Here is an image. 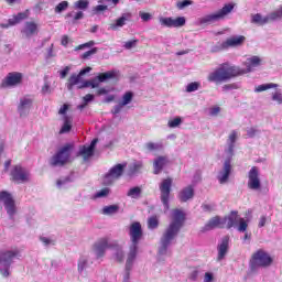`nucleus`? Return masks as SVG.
<instances>
[{
    "label": "nucleus",
    "instance_id": "1",
    "mask_svg": "<svg viewBox=\"0 0 282 282\" xmlns=\"http://www.w3.org/2000/svg\"><path fill=\"white\" fill-rule=\"evenodd\" d=\"M247 68H241L237 65H230L226 62L219 65L215 70L208 74V83H215L216 85H221L223 83H228L232 78H238V76H243V74H250L252 67H259L261 65V59L259 56H252L245 63Z\"/></svg>",
    "mask_w": 282,
    "mask_h": 282
},
{
    "label": "nucleus",
    "instance_id": "2",
    "mask_svg": "<svg viewBox=\"0 0 282 282\" xmlns=\"http://www.w3.org/2000/svg\"><path fill=\"white\" fill-rule=\"evenodd\" d=\"M186 221V215L182 209H173L172 212V221L165 229L161 238V247L159 248V254H165L166 250L171 246V241L180 235V230L184 227Z\"/></svg>",
    "mask_w": 282,
    "mask_h": 282
},
{
    "label": "nucleus",
    "instance_id": "3",
    "mask_svg": "<svg viewBox=\"0 0 282 282\" xmlns=\"http://www.w3.org/2000/svg\"><path fill=\"white\" fill-rule=\"evenodd\" d=\"M272 256L263 249H259L252 253L249 261L250 269L252 272L259 270V268H270L273 263Z\"/></svg>",
    "mask_w": 282,
    "mask_h": 282
},
{
    "label": "nucleus",
    "instance_id": "4",
    "mask_svg": "<svg viewBox=\"0 0 282 282\" xmlns=\"http://www.w3.org/2000/svg\"><path fill=\"white\" fill-rule=\"evenodd\" d=\"M21 257L19 249L0 251V273L2 276H10V265L14 263V259Z\"/></svg>",
    "mask_w": 282,
    "mask_h": 282
},
{
    "label": "nucleus",
    "instance_id": "5",
    "mask_svg": "<svg viewBox=\"0 0 282 282\" xmlns=\"http://www.w3.org/2000/svg\"><path fill=\"white\" fill-rule=\"evenodd\" d=\"M235 10V4L232 3H227L225 4L220 10L212 13L204 15L203 18L198 19L199 25H210V23H217V21H224L230 12Z\"/></svg>",
    "mask_w": 282,
    "mask_h": 282
},
{
    "label": "nucleus",
    "instance_id": "6",
    "mask_svg": "<svg viewBox=\"0 0 282 282\" xmlns=\"http://www.w3.org/2000/svg\"><path fill=\"white\" fill-rule=\"evenodd\" d=\"M72 151H74V143H66L51 158L50 165L65 166L72 159Z\"/></svg>",
    "mask_w": 282,
    "mask_h": 282
},
{
    "label": "nucleus",
    "instance_id": "7",
    "mask_svg": "<svg viewBox=\"0 0 282 282\" xmlns=\"http://www.w3.org/2000/svg\"><path fill=\"white\" fill-rule=\"evenodd\" d=\"M223 221H225V228H227V230L235 228V226H237L238 232H246L248 230V220L241 218L237 210H231L229 215L223 218Z\"/></svg>",
    "mask_w": 282,
    "mask_h": 282
},
{
    "label": "nucleus",
    "instance_id": "8",
    "mask_svg": "<svg viewBox=\"0 0 282 282\" xmlns=\"http://www.w3.org/2000/svg\"><path fill=\"white\" fill-rule=\"evenodd\" d=\"M124 169H127V163H118L112 166L107 174L104 176L105 186H111L116 180H120L124 174Z\"/></svg>",
    "mask_w": 282,
    "mask_h": 282
},
{
    "label": "nucleus",
    "instance_id": "9",
    "mask_svg": "<svg viewBox=\"0 0 282 282\" xmlns=\"http://www.w3.org/2000/svg\"><path fill=\"white\" fill-rule=\"evenodd\" d=\"M159 191L161 193L160 199L164 208L169 209V202L171 199V191H173V178H163L159 185Z\"/></svg>",
    "mask_w": 282,
    "mask_h": 282
},
{
    "label": "nucleus",
    "instance_id": "10",
    "mask_svg": "<svg viewBox=\"0 0 282 282\" xmlns=\"http://www.w3.org/2000/svg\"><path fill=\"white\" fill-rule=\"evenodd\" d=\"M118 247V243H110L109 238L104 237L99 238L94 245H93V252H95L97 259H102L105 257V252L109 248H116Z\"/></svg>",
    "mask_w": 282,
    "mask_h": 282
},
{
    "label": "nucleus",
    "instance_id": "11",
    "mask_svg": "<svg viewBox=\"0 0 282 282\" xmlns=\"http://www.w3.org/2000/svg\"><path fill=\"white\" fill-rule=\"evenodd\" d=\"M23 83V73L11 72L2 79L0 87L6 89L8 87H19Z\"/></svg>",
    "mask_w": 282,
    "mask_h": 282
},
{
    "label": "nucleus",
    "instance_id": "12",
    "mask_svg": "<svg viewBox=\"0 0 282 282\" xmlns=\"http://www.w3.org/2000/svg\"><path fill=\"white\" fill-rule=\"evenodd\" d=\"M0 202H3L4 208L8 215H10V217L15 215L17 204L14 203V198L12 197V194H10L7 191L0 192Z\"/></svg>",
    "mask_w": 282,
    "mask_h": 282
},
{
    "label": "nucleus",
    "instance_id": "13",
    "mask_svg": "<svg viewBox=\"0 0 282 282\" xmlns=\"http://www.w3.org/2000/svg\"><path fill=\"white\" fill-rule=\"evenodd\" d=\"M259 169L252 166L248 172V183L247 186L250 191H259L261 188V178L259 177Z\"/></svg>",
    "mask_w": 282,
    "mask_h": 282
},
{
    "label": "nucleus",
    "instance_id": "14",
    "mask_svg": "<svg viewBox=\"0 0 282 282\" xmlns=\"http://www.w3.org/2000/svg\"><path fill=\"white\" fill-rule=\"evenodd\" d=\"M12 182H17V184H23V182H28L30 177V173L23 170L21 165H14L10 173Z\"/></svg>",
    "mask_w": 282,
    "mask_h": 282
},
{
    "label": "nucleus",
    "instance_id": "15",
    "mask_svg": "<svg viewBox=\"0 0 282 282\" xmlns=\"http://www.w3.org/2000/svg\"><path fill=\"white\" fill-rule=\"evenodd\" d=\"M34 105V98L31 95H25L24 97L20 98V102L18 105V112L20 113L21 118L28 116L30 113V109Z\"/></svg>",
    "mask_w": 282,
    "mask_h": 282
},
{
    "label": "nucleus",
    "instance_id": "16",
    "mask_svg": "<svg viewBox=\"0 0 282 282\" xmlns=\"http://www.w3.org/2000/svg\"><path fill=\"white\" fill-rule=\"evenodd\" d=\"M129 235L132 246H138V243H140V239H142L143 236L142 225L139 221L132 223L130 225Z\"/></svg>",
    "mask_w": 282,
    "mask_h": 282
},
{
    "label": "nucleus",
    "instance_id": "17",
    "mask_svg": "<svg viewBox=\"0 0 282 282\" xmlns=\"http://www.w3.org/2000/svg\"><path fill=\"white\" fill-rule=\"evenodd\" d=\"M215 228H219V229L226 228V220H224L219 216H214L202 228V232H208L210 230H215Z\"/></svg>",
    "mask_w": 282,
    "mask_h": 282
},
{
    "label": "nucleus",
    "instance_id": "18",
    "mask_svg": "<svg viewBox=\"0 0 282 282\" xmlns=\"http://www.w3.org/2000/svg\"><path fill=\"white\" fill-rule=\"evenodd\" d=\"M230 248V236H225L221 239V242L217 246V261H224L226 256L228 254V250Z\"/></svg>",
    "mask_w": 282,
    "mask_h": 282
},
{
    "label": "nucleus",
    "instance_id": "19",
    "mask_svg": "<svg viewBox=\"0 0 282 282\" xmlns=\"http://www.w3.org/2000/svg\"><path fill=\"white\" fill-rule=\"evenodd\" d=\"M160 23L165 28H183V25H186V18L185 17H178L176 19L162 18L160 20Z\"/></svg>",
    "mask_w": 282,
    "mask_h": 282
},
{
    "label": "nucleus",
    "instance_id": "20",
    "mask_svg": "<svg viewBox=\"0 0 282 282\" xmlns=\"http://www.w3.org/2000/svg\"><path fill=\"white\" fill-rule=\"evenodd\" d=\"M230 173H232V164H230V160H226L224 163V167L218 175L219 183L226 184V182H228V178L230 177Z\"/></svg>",
    "mask_w": 282,
    "mask_h": 282
},
{
    "label": "nucleus",
    "instance_id": "21",
    "mask_svg": "<svg viewBox=\"0 0 282 282\" xmlns=\"http://www.w3.org/2000/svg\"><path fill=\"white\" fill-rule=\"evenodd\" d=\"M243 43H246V36H231L224 42V47H226V50H229V47H240Z\"/></svg>",
    "mask_w": 282,
    "mask_h": 282
},
{
    "label": "nucleus",
    "instance_id": "22",
    "mask_svg": "<svg viewBox=\"0 0 282 282\" xmlns=\"http://www.w3.org/2000/svg\"><path fill=\"white\" fill-rule=\"evenodd\" d=\"M193 197H195V187H193V185L184 187L178 193V199L182 203H186L188 199H193Z\"/></svg>",
    "mask_w": 282,
    "mask_h": 282
},
{
    "label": "nucleus",
    "instance_id": "23",
    "mask_svg": "<svg viewBox=\"0 0 282 282\" xmlns=\"http://www.w3.org/2000/svg\"><path fill=\"white\" fill-rule=\"evenodd\" d=\"M22 34L24 36L30 37L34 36V34H39V24L34 21H28L24 23V28L22 29Z\"/></svg>",
    "mask_w": 282,
    "mask_h": 282
},
{
    "label": "nucleus",
    "instance_id": "24",
    "mask_svg": "<svg viewBox=\"0 0 282 282\" xmlns=\"http://www.w3.org/2000/svg\"><path fill=\"white\" fill-rule=\"evenodd\" d=\"M96 144H98V139H94L90 142L89 147L83 145L78 152V155H83L84 160L91 158V155H94V150L96 149Z\"/></svg>",
    "mask_w": 282,
    "mask_h": 282
},
{
    "label": "nucleus",
    "instance_id": "25",
    "mask_svg": "<svg viewBox=\"0 0 282 282\" xmlns=\"http://www.w3.org/2000/svg\"><path fill=\"white\" fill-rule=\"evenodd\" d=\"M167 164H169V159L166 156L156 158L153 163L154 175H160V173H162V170L164 169V166H166Z\"/></svg>",
    "mask_w": 282,
    "mask_h": 282
},
{
    "label": "nucleus",
    "instance_id": "26",
    "mask_svg": "<svg viewBox=\"0 0 282 282\" xmlns=\"http://www.w3.org/2000/svg\"><path fill=\"white\" fill-rule=\"evenodd\" d=\"M135 257H138V246L132 245L130 247V251L128 253V258H127V262H126V269L132 270L133 261H135Z\"/></svg>",
    "mask_w": 282,
    "mask_h": 282
},
{
    "label": "nucleus",
    "instance_id": "27",
    "mask_svg": "<svg viewBox=\"0 0 282 282\" xmlns=\"http://www.w3.org/2000/svg\"><path fill=\"white\" fill-rule=\"evenodd\" d=\"M128 17L129 14L124 13L122 14V17L118 18L113 23H110V30H113L116 32L117 30H120V28H124V25L127 24Z\"/></svg>",
    "mask_w": 282,
    "mask_h": 282
},
{
    "label": "nucleus",
    "instance_id": "28",
    "mask_svg": "<svg viewBox=\"0 0 282 282\" xmlns=\"http://www.w3.org/2000/svg\"><path fill=\"white\" fill-rule=\"evenodd\" d=\"M72 122H73V119L72 117L69 116H64V123L59 130V133L63 134V133H69V131H72Z\"/></svg>",
    "mask_w": 282,
    "mask_h": 282
},
{
    "label": "nucleus",
    "instance_id": "29",
    "mask_svg": "<svg viewBox=\"0 0 282 282\" xmlns=\"http://www.w3.org/2000/svg\"><path fill=\"white\" fill-rule=\"evenodd\" d=\"M28 19V12H20L17 15H13L9 19L10 25H17L21 23V21H25Z\"/></svg>",
    "mask_w": 282,
    "mask_h": 282
},
{
    "label": "nucleus",
    "instance_id": "30",
    "mask_svg": "<svg viewBox=\"0 0 282 282\" xmlns=\"http://www.w3.org/2000/svg\"><path fill=\"white\" fill-rule=\"evenodd\" d=\"M111 78H116V70H109L106 73H100L97 76L98 83H106V80H111Z\"/></svg>",
    "mask_w": 282,
    "mask_h": 282
},
{
    "label": "nucleus",
    "instance_id": "31",
    "mask_svg": "<svg viewBox=\"0 0 282 282\" xmlns=\"http://www.w3.org/2000/svg\"><path fill=\"white\" fill-rule=\"evenodd\" d=\"M80 78H82L80 74L70 75V77L68 78V82H67L68 91H72L74 89V86L78 85V83H80Z\"/></svg>",
    "mask_w": 282,
    "mask_h": 282
},
{
    "label": "nucleus",
    "instance_id": "32",
    "mask_svg": "<svg viewBox=\"0 0 282 282\" xmlns=\"http://www.w3.org/2000/svg\"><path fill=\"white\" fill-rule=\"evenodd\" d=\"M127 196L131 197V199H140V197H142V187L134 186L130 188L127 193Z\"/></svg>",
    "mask_w": 282,
    "mask_h": 282
},
{
    "label": "nucleus",
    "instance_id": "33",
    "mask_svg": "<svg viewBox=\"0 0 282 282\" xmlns=\"http://www.w3.org/2000/svg\"><path fill=\"white\" fill-rule=\"evenodd\" d=\"M144 165L142 164V161L134 162L132 165L129 166L128 174L131 176L137 175V173H140L142 171V167Z\"/></svg>",
    "mask_w": 282,
    "mask_h": 282
},
{
    "label": "nucleus",
    "instance_id": "34",
    "mask_svg": "<svg viewBox=\"0 0 282 282\" xmlns=\"http://www.w3.org/2000/svg\"><path fill=\"white\" fill-rule=\"evenodd\" d=\"M281 17H282V7H280V10L273 11V12L269 13L268 15H265L267 23H272L273 21H279V19H281Z\"/></svg>",
    "mask_w": 282,
    "mask_h": 282
},
{
    "label": "nucleus",
    "instance_id": "35",
    "mask_svg": "<svg viewBox=\"0 0 282 282\" xmlns=\"http://www.w3.org/2000/svg\"><path fill=\"white\" fill-rule=\"evenodd\" d=\"M251 23H254L256 25H265L268 23L267 18L262 17L260 13H256L251 15Z\"/></svg>",
    "mask_w": 282,
    "mask_h": 282
},
{
    "label": "nucleus",
    "instance_id": "36",
    "mask_svg": "<svg viewBox=\"0 0 282 282\" xmlns=\"http://www.w3.org/2000/svg\"><path fill=\"white\" fill-rule=\"evenodd\" d=\"M235 142H237V130H232L228 137L229 153L235 151Z\"/></svg>",
    "mask_w": 282,
    "mask_h": 282
},
{
    "label": "nucleus",
    "instance_id": "37",
    "mask_svg": "<svg viewBox=\"0 0 282 282\" xmlns=\"http://www.w3.org/2000/svg\"><path fill=\"white\" fill-rule=\"evenodd\" d=\"M120 210V206L118 205H109L102 208L104 215H116Z\"/></svg>",
    "mask_w": 282,
    "mask_h": 282
},
{
    "label": "nucleus",
    "instance_id": "38",
    "mask_svg": "<svg viewBox=\"0 0 282 282\" xmlns=\"http://www.w3.org/2000/svg\"><path fill=\"white\" fill-rule=\"evenodd\" d=\"M158 226H160V219L158 218V216H151L148 219L149 230H155V228H158Z\"/></svg>",
    "mask_w": 282,
    "mask_h": 282
},
{
    "label": "nucleus",
    "instance_id": "39",
    "mask_svg": "<svg viewBox=\"0 0 282 282\" xmlns=\"http://www.w3.org/2000/svg\"><path fill=\"white\" fill-rule=\"evenodd\" d=\"M132 100H133V93L132 91H126L122 96L121 107H127V105H130V102Z\"/></svg>",
    "mask_w": 282,
    "mask_h": 282
},
{
    "label": "nucleus",
    "instance_id": "40",
    "mask_svg": "<svg viewBox=\"0 0 282 282\" xmlns=\"http://www.w3.org/2000/svg\"><path fill=\"white\" fill-rule=\"evenodd\" d=\"M276 87H279V84H272V83L271 84H262L256 88V91L257 93L268 91V89H276Z\"/></svg>",
    "mask_w": 282,
    "mask_h": 282
},
{
    "label": "nucleus",
    "instance_id": "41",
    "mask_svg": "<svg viewBox=\"0 0 282 282\" xmlns=\"http://www.w3.org/2000/svg\"><path fill=\"white\" fill-rule=\"evenodd\" d=\"M75 9L76 10H87L89 8V1L88 0H78L75 2Z\"/></svg>",
    "mask_w": 282,
    "mask_h": 282
},
{
    "label": "nucleus",
    "instance_id": "42",
    "mask_svg": "<svg viewBox=\"0 0 282 282\" xmlns=\"http://www.w3.org/2000/svg\"><path fill=\"white\" fill-rule=\"evenodd\" d=\"M67 8H69V2L62 1L55 7V13L61 14V12H65Z\"/></svg>",
    "mask_w": 282,
    "mask_h": 282
},
{
    "label": "nucleus",
    "instance_id": "43",
    "mask_svg": "<svg viewBox=\"0 0 282 282\" xmlns=\"http://www.w3.org/2000/svg\"><path fill=\"white\" fill-rule=\"evenodd\" d=\"M181 124H182L181 117H176L167 122V127H170V129H175L176 127H180Z\"/></svg>",
    "mask_w": 282,
    "mask_h": 282
},
{
    "label": "nucleus",
    "instance_id": "44",
    "mask_svg": "<svg viewBox=\"0 0 282 282\" xmlns=\"http://www.w3.org/2000/svg\"><path fill=\"white\" fill-rule=\"evenodd\" d=\"M138 43H140V40L138 39L130 40L123 44V47L124 50H133V47L138 46Z\"/></svg>",
    "mask_w": 282,
    "mask_h": 282
},
{
    "label": "nucleus",
    "instance_id": "45",
    "mask_svg": "<svg viewBox=\"0 0 282 282\" xmlns=\"http://www.w3.org/2000/svg\"><path fill=\"white\" fill-rule=\"evenodd\" d=\"M94 54H98V47H93L91 50L85 52L80 58L83 61H87V58H89L90 56H94Z\"/></svg>",
    "mask_w": 282,
    "mask_h": 282
},
{
    "label": "nucleus",
    "instance_id": "46",
    "mask_svg": "<svg viewBox=\"0 0 282 282\" xmlns=\"http://www.w3.org/2000/svg\"><path fill=\"white\" fill-rule=\"evenodd\" d=\"M96 45V42L94 40L86 42L84 44H79L78 46L75 47V52H78L79 50H85L87 47H94Z\"/></svg>",
    "mask_w": 282,
    "mask_h": 282
},
{
    "label": "nucleus",
    "instance_id": "47",
    "mask_svg": "<svg viewBox=\"0 0 282 282\" xmlns=\"http://www.w3.org/2000/svg\"><path fill=\"white\" fill-rule=\"evenodd\" d=\"M145 148L148 149V151H160V149H162V144L148 142L145 144Z\"/></svg>",
    "mask_w": 282,
    "mask_h": 282
},
{
    "label": "nucleus",
    "instance_id": "48",
    "mask_svg": "<svg viewBox=\"0 0 282 282\" xmlns=\"http://www.w3.org/2000/svg\"><path fill=\"white\" fill-rule=\"evenodd\" d=\"M188 6H193V1L192 0H183V1H178L176 3V8L178 10H184V8H188Z\"/></svg>",
    "mask_w": 282,
    "mask_h": 282
},
{
    "label": "nucleus",
    "instance_id": "49",
    "mask_svg": "<svg viewBox=\"0 0 282 282\" xmlns=\"http://www.w3.org/2000/svg\"><path fill=\"white\" fill-rule=\"evenodd\" d=\"M197 89H199V83H197V82L189 83L186 87V91L188 94H191L193 91H197Z\"/></svg>",
    "mask_w": 282,
    "mask_h": 282
},
{
    "label": "nucleus",
    "instance_id": "50",
    "mask_svg": "<svg viewBox=\"0 0 282 282\" xmlns=\"http://www.w3.org/2000/svg\"><path fill=\"white\" fill-rule=\"evenodd\" d=\"M272 100L274 102H278V105H282V94H281V90H276L275 93L272 94Z\"/></svg>",
    "mask_w": 282,
    "mask_h": 282
},
{
    "label": "nucleus",
    "instance_id": "51",
    "mask_svg": "<svg viewBox=\"0 0 282 282\" xmlns=\"http://www.w3.org/2000/svg\"><path fill=\"white\" fill-rule=\"evenodd\" d=\"M85 268H87V259L82 258L78 261L77 270H78V272H83V270H85Z\"/></svg>",
    "mask_w": 282,
    "mask_h": 282
},
{
    "label": "nucleus",
    "instance_id": "52",
    "mask_svg": "<svg viewBox=\"0 0 282 282\" xmlns=\"http://www.w3.org/2000/svg\"><path fill=\"white\" fill-rule=\"evenodd\" d=\"M224 50H227L226 47H224V42L212 46V52L214 54L217 53V52H224Z\"/></svg>",
    "mask_w": 282,
    "mask_h": 282
},
{
    "label": "nucleus",
    "instance_id": "53",
    "mask_svg": "<svg viewBox=\"0 0 282 282\" xmlns=\"http://www.w3.org/2000/svg\"><path fill=\"white\" fill-rule=\"evenodd\" d=\"M42 94L43 96H46V94H52V88L50 86V82H45L42 87Z\"/></svg>",
    "mask_w": 282,
    "mask_h": 282
},
{
    "label": "nucleus",
    "instance_id": "54",
    "mask_svg": "<svg viewBox=\"0 0 282 282\" xmlns=\"http://www.w3.org/2000/svg\"><path fill=\"white\" fill-rule=\"evenodd\" d=\"M107 195H109V188H102L101 191L97 192L95 194V197L100 198V197H107Z\"/></svg>",
    "mask_w": 282,
    "mask_h": 282
},
{
    "label": "nucleus",
    "instance_id": "55",
    "mask_svg": "<svg viewBox=\"0 0 282 282\" xmlns=\"http://www.w3.org/2000/svg\"><path fill=\"white\" fill-rule=\"evenodd\" d=\"M116 259L119 263H122L124 261V252L119 249L116 253Z\"/></svg>",
    "mask_w": 282,
    "mask_h": 282
},
{
    "label": "nucleus",
    "instance_id": "56",
    "mask_svg": "<svg viewBox=\"0 0 282 282\" xmlns=\"http://www.w3.org/2000/svg\"><path fill=\"white\" fill-rule=\"evenodd\" d=\"M85 13H83V11H79L75 14V17L73 18V24H75L77 21H80V19H84Z\"/></svg>",
    "mask_w": 282,
    "mask_h": 282
},
{
    "label": "nucleus",
    "instance_id": "57",
    "mask_svg": "<svg viewBox=\"0 0 282 282\" xmlns=\"http://www.w3.org/2000/svg\"><path fill=\"white\" fill-rule=\"evenodd\" d=\"M40 241H42V243H44V246H50L51 243H52V246H54V243H55L54 240L46 238V237H41Z\"/></svg>",
    "mask_w": 282,
    "mask_h": 282
},
{
    "label": "nucleus",
    "instance_id": "58",
    "mask_svg": "<svg viewBox=\"0 0 282 282\" xmlns=\"http://www.w3.org/2000/svg\"><path fill=\"white\" fill-rule=\"evenodd\" d=\"M202 208H203L204 213H213L215 205L203 204Z\"/></svg>",
    "mask_w": 282,
    "mask_h": 282
},
{
    "label": "nucleus",
    "instance_id": "59",
    "mask_svg": "<svg viewBox=\"0 0 282 282\" xmlns=\"http://www.w3.org/2000/svg\"><path fill=\"white\" fill-rule=\"evenodd\" d=\"M230 89H238L237 84H226L223 86V91H229Z\"/></svg>",
    "mask_w": 282,
    "mask_h": 282
},
{
    "label": "nucleus",
    "instance_id": "60",
    "mask_svg": "<svg viewBox=\"0 0 282 282\" xmlns=\"http://www.w3.org/2000/svg\"><path fill=\"white\" fill-rule=\"evenodd\" d=\"M197 276H199V271L194 270L189 273L188 279L189 281H197Z\"/></svg>",
    "mask_w": 282,
    "mask_h": 282
},
{
    "label": "nucleus",
    "instance_id": "61",
    "mask_svg": "<svg viewBox=\"0 0 282 282\" xmlns=\"http://www.w3.org/2000/svg\"><path fill=\"white\" fill-rule=\"evenodd\" d=\"M68 110H69V106L67 104H64L59 108L58 113H59V116H65V113H67Z\"/></svg>",
    "mask_w": 282,
    "mask_h": 282
},
{
    "label": "nucleus",
    "instance_id": "62",
    "mask_svg": "<svg viewBox=\"0 0 282 282\" xmlns=\"http://www.w3.org/2000/svg\"><path fill=\"white\" fill-rule=\"evenodd\" d=\"M139 17L142 19V21H151V15L150 13L147 12H140Z\"/></svg>",
    "mask_w": 282,
    "mask_h": 282
},
{
    "label": "nucleus",
    "instance_id": "63",
    "mask_svg": "<svg viewBox=\"0 0 282 282\" xmlns=\"http://www.w3.org/2000/svg\"><path fill=\"white\" fill-rule=\"evenodd\" d=\"M213 279H214L213 273H210V272L205 273L204 282H212Z\"/></svg>",
    "mask_w": 282,
    "mask_h": 282
},
{
    "label": "nucleus",
    "instance_id": "64",
    "mask_svg": "<svg viewBox=\"0 0 282 282\" xmlns=\"http://www.w3.org/2000/svg\"><path fill=\"white\" fill-rule=\"evenodd\" d=\"M91 100H94V95H91V94H87V95L84 97V102H85V105H87V102H91Z\"/></svg>",
    "mask_w": 282,
    "mask_h": 282
}]
</instances>
